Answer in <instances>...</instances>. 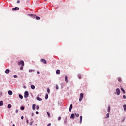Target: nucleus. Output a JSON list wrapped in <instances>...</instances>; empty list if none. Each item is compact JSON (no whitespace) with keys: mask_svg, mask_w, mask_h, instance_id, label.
Here are the masks:
<instances>
[{"mask_svg":"<svg viewBox=\"0 0 126 126\" xmlns=\"http://www.w3.org/2000/svg\"><path fill=\"white\" fill-rule=\"evenodd\" d=\"M24 61L23 60H20L18 62V65H21V66H24Z\"/></svg>","mask_w":126,"mask_h":126,"instance_id":"1","label":"nucleus"},{"mask_svg":"<svg viewBox=\"0 0 126 126\" xmlns=\"http://www.w3.org/2000/svg\"><path fill=\"white\" fill-rule=\"evenodd\" d=\"M28 96H29V93H28V91H26L25 92V95H24V97L25 98H28Z\"/></svg>","mask_w":126,"mask_h":126,"instance_id":"2","label":"nucleus"},{"mask_svg":"<svg viewBox=\"0 0 126 126\" xmlns=\"http://www.w3.org/2000/svg\"><path fill=\"white\" fill-rule=\"evenodd\" d=\"M83 94L82 93H81L80 94V98H79V101L80 102H81L82 101V99H83Z\"/></svg>","mask_w":126,"mask_h":126,"instance_id":"3","label":"nucleus"},{"mask_svg":"<svg viewBox=\"0 0 126 126\" xmlns=\"http://www.w3.org/2000/svg\"><path fill=\"white\" fill-rule=\"evenodd\" d=\"M40 62H41V63H43L47 64V61H46V60H45L44 59H41Z\"/></svg>","mask_w":126,"mask_h":126,"instance_id":"4","label":"nucleus"},{"mask_svg":"<svg viewBox=\"0 0 126 126\" xmlns=\"http://www.w3.org/2000/svg\"><path fill=\"white\" fill-rule=\"evenodd\" d=\"M116 93L117 95H120L121 94V90H120V89L118 88L116 89Z\"/></svg>","mask_w":126,"mask_h":126,"instance_id":"5","label":"nucleus"},{"mask_svg":"<svg viewBox=\"0 0 126 126\" xmlns=\"http://www.w3.org/2000/svg\"><path fill=\"white\" fill-rule=\"evenodd\" d=\"M12 10L14 11V10H19V8L16 7L15 8H12Z\"/></svg>","mask_w":126,"mask_h":126,"instance_id":"6","label":"nucleus"},{"mask_svg":"<svg viewBox=\"0 0 126 126\" xmlns=\"http://www.w3.org/2000/svg\"><path fill=\"white\" fill-rule=\"evenodd\" d=\"M35 109H36V104H32V110H33V111H35Z\"/></svg>","mask_w":126,"mask_h":126,"instance_id":"7","label":"nucleus"},{"mask_svg":"<svg viewBox=\"0 0 126 126\" xmlns=\"http://www.w3.org/2000/svg\"><path fill=\"white\" fill-rule=\"evenodd\" d=\"M9 69H7L5 71V73H6V74H8V73H9Z\"/></svg>","mask_w":126,"mask_h":126,"instance_id":"8","label":"nucleus"},{"mask_svg":"<svg viewBox=\"0 0 126 126\" xmlns=\"http://www.w3.org/2000/svg\"><path fill=\"white\" fill-rule=\"evenodd\" d=\"M72 109V104L70 105V107L69 108V111L71 112V109Z\"/></svg>","mask_w":126,"mask_h":126,"instance_id":"9","label":"nucleus"},{"mask_svg":"<svg viewBox=\"0 0 126 126\" xmlns=\"http://www.w3.org/2000/svg\"><path fill=\"white\" fill-rule=\"evenodd\" d=\"M65 82H66V83H67V82H68V80L67 79V76H65Z\"/></svg>","mask_w":126,"mask_h":126,"instance_id":"10","label":"nucleus"},{"mask_svg":"<svg viewBox=\"0 0 126 126\" xmlns=\"http://www.w3.org/2000/svg\"><path fill=\"white\" fill-rule=\"evenodd\" d=\"M108 113H110V112H111V106H108Z\"/></svg>","mask_w":126,"mask_h":126,"instance_id":"11","label":"nucleus"},{"mask_svg":"<svg viewBox=\"0 0 126 126\" xmlns=\"http://www.w3.org/2000/svg\"><path fill=\"white\" fill-rule=\"evenodd\" d=\"M82 123V116H80V124Z\"/></svg>","mask_w":126,"mask_h":126,"instance_id":"12","label":"nucleus"},{"mask_svg":"<svg viewBox=\"0 0 126 126\" xmlns=\"http://www.w3.org/2000/svg\"><path fill=\"white\" fill-rule=\"evenodd\" d=\"M57 74H61V71L60 70H57L56 71Z\"/></svg>","mask_w":126,"mask_h":126,"instance_id":"13","label":"nucleus"},{"mask_svg":"<svg viewBox=\"0 0 126 126\" xmlns=\"http://www.w3.org/2000/svg\"><path fill=\"white\" fill-rule=\"evenodd\" d=\"M70 119H74V114H72L71 115Z\"/></svg>","mask_w":126,"mask_h":126,"instance_id":"14","label":"nucleus"},{"mask_svg":"<svg viewBox=\"0 0 126 126\" xmlns=\"http://www.w3.org/2000/svg\"><path fill=\"white\" fill-rule=\"evenodd\" d=\"M8 93L9 95H12V91H9L8 92Z\"/></svg>","mask_w":126,"mask_h":126,"instance_id":"15","label":"nucleus"},{"mask_svg":"<svg viewBox=\"0 0 126 126\" xmlns=\"http://www.w3.org/2000/svg\"><path fill=\"white\" fill-rule=\"evenodd\" d=\"M31 87L32 89H35V86H34V85H31Z\"/></svg>","mask_w":126,"mask_h":126,"instance_id":"16","label":"nucleus"},{"mask_svg":"<svg viewBox=\"0 0 126 126\" xmlns=\"http://www.w3.org/2000/svg\"><path fill=\"white\" fill-rule=\"evenodd\" d=\"M121 90H122V91L123 92V93H124V94H126V91H125L124 89H123V88H121Z\"/></svg>","mask_w":126,"mask_h":126,"instance_id":"17","label":"nucleus"},{"mask_svg":"<svg viewBox=\"0 0 126 126\" xmlns=\"http://www.w3.org/2000/svg\"><path fill=\"white\" fill-rule=\"evenodd\" d=\"M36 99L38 100V101H42V98H40L39 97H37Z\"/></svg>","mask_w":126,"mask_h":126,"instance_id":"18","label":"nucleus"},{"mask_svg":"<svg viewBox=\"0 0 126 126\" xmlns=\"http://www.w3.org/2000/svg\"><path fill=\"white\" fill-rule=\"evenodd\" d=\"M118 81H119V82H122V78H121L119 77V78H118Z\"/></svg>","mask_w":126,"mask_h":126,"instance_id":"19","label":"nucleus"},{"mask_svg":"<svg viewBox=\"0 0 126 126\" xmlns=\"http://www.w3.org/2000/svg\"><path fill=\"white\" fill-rule=\"evenodd\" d=\"M19 96L20 99H23V96H22V95L19 94Z\"/></svg>","mask_w":126,"mask_h":126,"instance_id":"20","label":"nucleus"},{"mask_svg":"<svg viewBox=\"0 0 126 126\" xmlns=\"http://www.w3.org/2000/svg\"><path fill=\"white\" fill-rule=\"evenodd\" d=\"M3 105V102L2 101H0V106H2Z\"/></svg>","mask_w":126,"mask_h":126,"instance_id":"21","label":"nucleus"},{"mask_svg":"<svg viewBox=\"0 0 126 126\" xmlns=\"http://www.w3.org/2000/svg\"><path fill=\"white\" fill-rule=\"evenodd\" d=\"M7 108H8V109H10V108H11V104H9L8 105Z\"/></svg>","mask_w":126,"mask_h":126,"instance_id":"22","label":"nucleus"},{"mask_svg":"<svg viewBox=\"0 0 126 126\" xmlns=\"http://www.w3.org/2000/svg\"><path fill=\"white\" fill-rule=\"evenodd\" d=\"M30 16H32L33 18H35V17H36V15L33 14L30 15Z\"/></svg>","mask_w":126,"mask_h":126,"instance_id":"23","label":"nucleus"},{"mask_svg":"<svg viewBox=\"0 0 126 126\" xmlns=\"http://www.w3.org/2000/svg\"><path fill=\"white\" fill-rule=\"evenodd\" d=\"M124 111H125V112H126V104L124 105Z\"/></svg>","mask_w":126,"mask_h":126,"instance_id":"24","label":"nucleus"},{"mask_svg":"<svg viewBox=\"0 0 126 126\" xmlns=\"http://www.w3.org/2000/svg\"><path fill=\"white\" fill-rule=\"evenodd\" d=\"M78 77L79 79H81V75H80V74L78 75Z\"/></svg>","mask_w":126,"mask_h":126,"instance_id":"25","label":"nucleus"},{"mask_svg":"<svg viewBox=\"0 0 126 126\" xmlns=\"http://www.w3.org/2000/svg\"><path fill=\"white\" fill-rule=\"evenodd\" d=\"M49 97V95H48V94H46L45 95V99L46 100H47V99H48V97Z\"/></svg>","mask_w":126,"mask_h":126,"instance_id":"26","label":"nucleus"},{"mask_svg":"<svg viewBox=\"0 0 126 126\" xmlns=\"http://www.w3.org/2000/svg\"><path fill=\"white\" fill-rule=\"evenodd\" d=\"M47 115H48V118H50V117H51V115L50 114V113L47 112Z\"/></svg>","mask_w":126,"mask_h":126,"instance_id":"27","label":"nucleus"},{"mask_svg":"<svg viewBox=\"0 0 126 126\" xmlns=\"http://www.w3.org/2000/svg\"><path fill=\"white\" fill-rule=\"evenodd\" d=\"M109 118V113H107L106 114V117H105V119H108Z\"/></svg>","mask_w":126,"mask_h":126,"instance_id":"28","label":"nucleus"},{"mask_svg":"<svg viewBox=\"0 0 126 126\" xmlns=\"http://www.w3.org/2000/svg\"><path fill=\"white\" fill-rule=\"evenodd\" d=\"M36 20H40V17H36Z\"/></svg>","mask_w":126,"mask_h":126,"instance_id":"29","label":"nucleus"},{"mask_svg":"<svg viewBox=\"0 0 126 126\" xmlns=\"http://www.w3.org/2000/svg\"><path fill=\"white\" fill-rule=\"evenodd\" d=\"M24 109H25L24 106L21 107V110H22V111H23V110H24Z\"/></svg>","mask_w":126,"mask_h":126,"instance_id":"30","label":"nucleus"},{"mask_svg":"<svg viewBox=\"0 0 126 126\" xmlns=\"http://www.w3.org/2000/svg\"><path fill=\"white\" fill-rule=\"evenodd\" d=\"M75 116H76V117H77V118H78V117H79V114H75Z\"/></svg>","mask_w":126,"mask_h":126,"instance_id":"31","label":"nucleus"},{"mask_svg":"<svg viewBox=\"0 0 126 126\" xmlns=\"http://www.w3.org/2000/svg\"><path fill=\"white\" fill-rule=\"evenodd\" d=\"M20 70H23V66H22L21 67H20Z\"/></svg>","mask_w":126,"mask_h":126,"instance_id":"32","label":"nucleus"},{"mask_svg":"<svg viewBox=\"0 0 126 126\" xmlns=\"http://www.w3.org/2000/svg\"><path fill=\"white\" fill-rule=\"evenodd\" d=\"M32 125H33V122H31L30 123V126H32Z\"/></svg>","mask_w":126,"mask_h":126,"instance_id":"33","label":"nucleus"},{"mask_svg":"<svg viewBox=\"0 0 126 126\" xmlns=\"http://www.w3.org/2000/svg\"><path fill=\"white\" fill-rule=\"evenodd\" d=\"M56 89H59V86H58V85H56Z\"/></svg>","mask_w":126,"mask_h":126,"instance_id":"34","label":"nucleus"},{"mask_svg":"<svg viewBox=\"0 0 126 126\" xmlns=\"http://www.w3.org/2000/svg\"><path fill=\"white\" fill-rule=\"evenodd\" d=\"M32 71H34V70H33L32 69H30L29 70V72H32Z\"/></svg>","mask_w":126,"mask_h":126,"instance_id":"35","label":"nucleus"},{"mask_svg":"<svg viewBox=\"0 0 126 126\" xmlns=\"http://www.w3.org/2000/svg\"><path fill=\"white\" fill-rule=\"evenodd\" d=\"M39 108H40V107L38 106V105H37V106H36V109H37V110H39Z\"/></svg>","mask_w":126,"mask_h":126,"instance_id":"36","label":"nucleus"},{"mask_svg":"<svg viewBox=\"0 0 126 126\" xmlns=\"http://www.w3.org/2000/svg\"><path fill=\"white\" fill-rule=\"evenodd\" d=\"M48 93H50V89H47Z\"/></svg>","mask_w":126,"mask_h":126,"instance_id":"37","label":"nucleus"},{"mask_svg":"<svg viewBox=\"0 0 126 126\" xmlns=\"http://www.w3.org/2000/svg\"><path fill=\"white\" fill-rule=\"evenodd\" d=\"M61 119H62V117H59L58 118V121H61Z\"/></svg>","mask_w":126,"mask_h":126,"instance_id":"38","label":"nucleus"},{"mask_svg":"<svg viewBox=\"0 0 126 126\" xmlns=\"http://www.w3.org/2000/svg\"><path fill=\"white\" fill-rule=\"evenodd\" d=\"M14 78H17V75H14Z\"/></svg>","mask_w":126,"mask_h":126,"instance_id":"39","label":"nucleus"},{"mask_svg":"<svg viewBox=\"0 0 126 126\" xmlns=\"http://www.w3.org/2000/svg\"><path fill=\"white\" fill-rule=\"evenodd\" d=\"M20 2V1L19 0H18L17 1V3H19Z\"/></svg>","mask_w":126,"mask_h":126,"instance_id":"40","label":"nucleus"},{"mask_svg":"<svg viewBox=\"0 0 126 126\" xmlns=\"http://www.w3.org/2000/svg\"><path fill=\"white\" fill-rule=\"evenodd\" d=\"M123 98H124V99H126V95H123Z\"/></svg>","mask_w":126,"mask_h":126,"instance_id":"41","label":"nucleus"},{"mask_svg":"<svg viewBox=\"0 0 126 126\" xmlns=\"http://www.w3.org/2000/svg\"><path fill=\"white\" fill-rule=\"evenodd\" d=\"M15 112L16 114H17V113H18V110H16Z\"/></svg>","mask_w":126,"mask_h":126,"instance_id":"42","label":"nucleus"},{"mask_svg":"<svg viewBox=\"0 0 126 126\" xmlns=\"http://www.w3.org/2000/svg\"><path fill=\"white\" fill-rule=\"evenodd\" d=\"M47 126H51V123H49L47 125Z\"/></svg>","mask_w":126,"mask_h":126,"instance_id":"43","label":"nucleus"},{"mask_svg":"<svg viewBox=\"0 0 126 126\" xmlns=\"http://www.w3.org/2000/svg\"><path fill=\"white\" fill-rule=\"evenodd\" d=\"M36 115H38V114H39V112L36 111Z\"/></svg>","mask_w":126,"mask_h":126,"instance_id":"44","label":"nucleus"},{"mask_svg":"<svg viewBox=\"0 0 126 126\" xmlns=\"http://www.w3.org/2000/svg\"><path fill=\"white\" fill-rule=\"evenodd\" d=\"M23 119H24V117L23 116L21 117V120H23Z\"/></svg>","mask_w":126,"mask_h":126,"instance_id":"45","label":"nucleus"},{"mask_svg":"<svg viewBox=\"0 0 126 126\" xmlns=\"http://www.w3.org/2000/svg\"><path fill=\"white\" fill-rule=\"evenodd\" d=\"M29 122L28 121V119L27 120V123L29 124Z\"/></svg>","mask_w":126,"mask_h":126,"instance_id":"46","label":"nucleus"},{"mask_svg":"<svg viewBox=\"0 0 126 126\" xmlns=\"http://www.w3.org/2000/svg\"><path fill=\"white\" fill-rule=\"evenodd\" d=\"M37 74H40V72L37 71Z\"/></svg>","mask_w":126,"mask_h":126,"instance_id":"47","label":"nucleus"},{"mask_svg":"<svg viewBox=\"0 0 126 126\" xmlns=\"http://www.w3.org/2000/svg\"><path fill=\"white\" fill-rule=\"evenodd\" d=\"M66 122H67V121H66V120H65L64 121L65 124H66Z\"/></svg>","mask_w":126,"mask_h":126,"instance_id":"48","label":"nucleus"},{"mask_svg":"<svg viewBox=\"0 0 126 126\" xmlns=\"http://www.w3.org/2000/svg\"><path fill=\"white\" fill-rule=\"evenodd\" d=\"M24 89L26 88V87L24 86Z\"/></svg>","mask_w":126,"mask_h":126,"instance_id":"49","label":"nucleus"},{"mask_svg":"<svg viewBox=\"0 0 126 126\" xmlns=\"http://www.w3.org/2000/svg\"><path fill=\"white\" fill-rule=\"evenodd\" d=\"M15 126L14 125H13V126Z\"/></svg>","mask_w":126,"mask_h":126,"instance_id":"50","label":"nucleus"}]
</instances>
